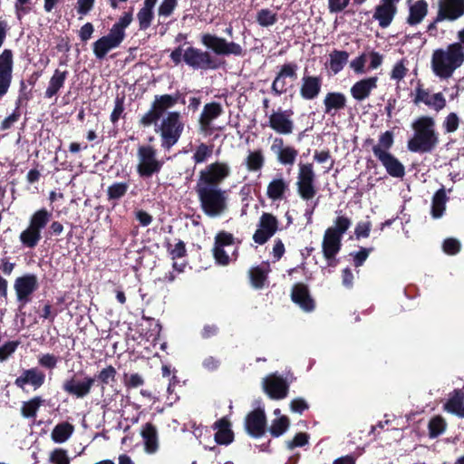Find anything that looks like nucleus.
<instances>
[{"label": "nucleus", "mask_w": 464, "mask_h": 464, "mask_svg": "<svg viewBox=\"0 0 464 464\" xmlns=\"http://www.w3.org/2000/svg\"><path fill=\"white\" fill-rule=\"evenodd\" d=\"M230 173L229 165L224 161L210 163L199 171L195 191L206 216L217 218L228 209L227 193L220 185Z\"/></svg>", "instance_id": "nucleus-1"}, {"label": "nucleus", "mask_w": 464, "mask_h": 464, "mask_svg": "<svg viewBox=\"0 0 464 464\" xmlns=\"http://www.w3.org/2000/svg\"><path fill=\"white\" fill-rule=\"evenodd\" d=\"M413 136L407 141V148L414 153H430L439 144L435 120L430 116H420L412 123Z\"/></svg>", "instance_id": "nucleus-2"}, {"label": "nucleus", "mask_w": 464, "mask_h": 464, "mask_svg": "<svg viewBox=\"0 0 464 464\" xmlns=\"http://www.w3.org/2000/svg\"><path fill=\"white\" fill-rule=\"evenodd\" d=\"M464 63V49L461 44H450L446 49L439 48L433 51L431 69L440 79H449L453 72Z\"/></svg>", "instance_id": "nucleus-3"}, {"label": "nucleus", "mask_w": 464, "mask_h": 464, "mask_svg": "<svg viewBox=\"0 0 464 464\" xmlns=\"http://www.w3.org/2000/svg\"><path fill=\"white\" fill-rule=\"evenodd\" d=\"M394 143V135L392 130L382 132L378 139V143L372 146L375 158L385 168L387 173L392 178L401 179L405 175L404 165L389 150Z\"/></svg>", "instance_id": "nucleus-4"}, {"label": "nucleus", "mask_w": 464, "mask_h": 464, "mask_svg": "<svg viewBox=\"0 0 464 464\" xmlns=\"http://www.w3.org/2000/svg\"><path fill=\"white\" fill-rule=\"evenodd\" d=\"M351 225L352 220L348 217H336L334 220V226L328 227L324 232L322 242L323 255L331 256L340 252L343 236L349 229Z\"/></svg>", "instance_id": "nucleus-5"}, {"label": "nucleus", "mask_w": 464, "mask_h": 464, "mask_svg": "<svg viewBox=\"0 0 464 464\" xmlns=\"http://www.w3.org/2000/svg\"><path fill=\"white\" fill-rule=\"evenodd\" d=\"M184 130V123L179 111H169L160 125L161 147L169 150L179 140Z\"/></svg>", "instance_id": "nucleus-6"}, {"label": "nucleus", "mask_w": 464, "mask_h": 464, "mask_svg": "<svg viewBox=\"0 0 464 464\" xmlns=\"http://www.w3.org/2000/svg\"><path fill=\"white\" fill-rule=\"evenodd\" d=\"M180 92L174 94L155 95L150 109L140 119V125L150 127L156 123L169 110L173 108L179 101Z\"/></svg>", "instance_id": "nucleus-7"}, {"label": "nucleus", "mask_w": 464, "mask_h": 464, "mask_svg": "<svg viewBox=\"0 0 464 464\" xmlns=\"http://www.w3.org/2000/svg\"><path fill=\"white\" fill-rule=\"evenodd\" d=\"M137 157L139 160L137 172L141 178H150L159 173L164 164L162 160H158L157 150L150 145L139 146Z\"/></svg>", "instance_id": "nucleus-8"}, {"label": "nucleus", "mask_w": 464, "mask_h": 464, "mask_svg": "<svg viewBox=\"0 0 464 464\" xmlns=\"http://www.w3.org/2000/svg\"><path fill=\"white\" fill-rule=\"evenodd\" d=\"M200 42L218 56H242L244 54L243 48L239 44L233 41L228 42L226 38L216 34H203L200 36Z\"/></svg>", "instance_id": "nucleus-9"}, {"label": "nucleus", "mask_w": 464, "mask_h": 464, "mask_svg": "<svg viewBox=\"0 0 464 464\" xmlns=\"http://www.w3.org/2000/svg\"><path fill=\"white\" fill-rule=\"evenodd\" d=\"M183 62L194 70H217L220 67V63L211 53L193 46L184 51Z\"/></svg>", "instance_id": "nucleus-10"}, {"label": "nucleus", "mask_w": 464, "mask_h": 464, "mask_svg": "<svg viewBox=\"0 0 464 464\" xmlns=\"http://www.w3.org/2000/svg\"><path fill=\"white\" fill-rule=\"evenodd\" d=\"M315 173L312 163H300L297 175V193L303 200L308 201L316 195Z\"/></svg>", "instance_id": "nucleus-11"}, {"label": "nucleus", "mask_w": 464, "mask_h": 464, "mask_svg": "<svg viewBox=\"0 0 464 464\" xmlns=\"http://www.w3.org/2000/svg\"><path fill=\"white\" fill-rule=\"evenodd\" d=\"M266 415L265 410L256 408L246 414L244 427L246 433L255 439L261 438L266 432Z\"/></svg>", "instance_id": "nucleus-12"}, {"label": "nucleus", "mask_w": 464, "mask_h": 464, "mask_svg": "<svg viewBox=\"0 0 464 464\" xmlns=\"http://www.w3.org/2000/svg\"><path fill=\"white\" fill-rule=\"evenodd\" d=\"M278 220L271 213L264 212L257 224V229L253 235V240L258 245L266 244L277 231Z\"/></svg>", "instance_id": "nucleus-13"}, {"label": "nucleus", "mask_w": 464, "mask_h": 464, "mask_svg": "<svg viewBox=\"0 0 464 464\" xmlns=\"http://www.w3.org/2000/svg\"><path fill=\"white\" fill-rule=\"evenodd\" d=\"M293 114L292 110L283 111L279 108L277 111H273L268 117V126L278 134L289 135L293 133L295 128Z\"/></svg>", "instance_id": "nucleus-14"}, {"label": "nucleus", "mask_w": 464, "mask_h": 464, "mask_svg": "<svg viewBox=\"0 0 464 464\" xmlns=\"http://www.w3.org/2000/svg\"><path fill=\"white\" fill-rule=\"evenodd\" d=\"M401 0H380L374 7L372 18L378 22L381 28H387L392 23L398 13V4Z\"/></svg>", "instance_id": "nucleus-15"}, {"label": "nucleus", "mask_w": 464, "mask_h": 464, "mask_svg": "<svg viewBox=\"0 0 464 464\" xmlns=\"http://www.w3.org/2000/svg\"><path fill=\"white\" fill-rule=\"evenodd\" d=\"M14 54L12 50L5 49L0 54V100L7 93L12 79Z\"/></svg>", "instance_id": "nucleus-16"}, {"label": "nucleus", "mask_w": 464, "mask_h": 464, "mask_svg": "<svg viewBox=\"0 0 464 464\" xmlns=\"http://www.w3.org/2000/svg\"><path fill=\"white\" fill-rule=\"evenodd\" d=\"M14 288L17 300L23 304L31 301V295L38 288L37 276L34 274H26L15 279Z\"/></svg>", "instance_id": "nucleus-17"}, {"label": "nucleus", "mask_w": 464, "mask_h": 464, "mask_svg": "<svg viewBox=\"0 0 464 464\" xmlns=\"http://www.w3.org/2000/svg\"><path fill=\"white\" fill-rule=\"evenodd\" d=\"M297 68L295 63H286L280 67L271 85V92L276 96H280L287 92L285 80L286 78L295 80L297 78Z\"/></svg>", "instance_id": "nucleus-18"}, {"label": "nucleus", "mask_w": 464, "mask_h": 464, "mask_svg": "<svg viewBox=\"0 0 464 464\" xmlns=\"http://www.w3.org/2000/svg\"><path fill=\"white\" fill-rule=\"evenodd\" d=\"M270 150L276 156L277 161L284 166H293L298 156V150L290 145H285L281 137L273 140Z\"/></svg>", "instance_id": "nucleus-19"}, {"label": "nucleus", "mask_w": 464, "mask_h": 464, "mask_svg": "<svg viewBox=\"0 0 464 464\" xmlns=\"http://www.w3.org/2000/svg\"><path fill=\"white\" fill-rule=\"evenodd\" d=\"M464 14V0H440L436 22L454 21Z\"/></svg>", "instance_id": "nucleus-20"}, {"label": "nucleus", "mask_w": 464, "mask_h": 464, "mask_svg": "<svg viewBox=\"0 0 464 464\" xmlns=\"http://www.w3.org/2000/svg\"><path fill=\"white\" fill-rule=\"evenodd\" d=\"M307 69H304V75L301 79L299 89L300 96L305 101L315 100L322 90L323 77L321 75L307 74Z\"/></svg>", "instance_id": "nucleus-21"}, {"label": "nucleus", "mask_w": 464, "mask_h": 464, "mask_svg": "<svg viewBox=\"0 0 464 464\" xmlns=\"http://www.w3.org/2000/svg\"><path fill=\"white\" fill-rule=\"evenodd\" d=\"M264 390L273 400L285 399L289 391V384L282 376L271 374L264 379Z\"/></svg>", "instance_id": "nucleus-22"}, {"label": "nucleus", "mask_w": 464, "mask_h": 464, "mask_svg": "<svg viewBox=\"0 0 464 464\" xmlns=\"http://www.w3.org/2000/svg\"><path fill=\"white\" fill-rule=\"evenodd\" d=\"M291 300L306 313L315 309V301L310 294L308 285L304 283H296L292 286Z\"/></svg>", "instance_id": "nucleus-23"}, {"label": "nucleus", "mask_w": 464, "mask_h": 464, "mask_svg": "<svg viewBox=\"0 0 464 464\" xmlns=\"http://www.w3.org/2000/svg\"><path fill=\"white\" fill-rule=\"evenodd\" d=\"M223 112V107L219 102H212L205 104L198 120L200 131L211 134L214 130L211 126L212 121Z\"/></svg>", "instance_id": "nucleus-24"}, {"label": "nucleus", "mask_w": 464, "mask_h": 464, "mask_svg": "<svg viewBox=\"0 0 464 464\" xmlns=\"http://www.w3.org/2000/svg\"><path fill=\"white\" fill-rule=\"evenodd\" d=\"M94 382L95 379L89 376L84 377L82 380L73 376L70 380H67L63 387L69 394L76 398H84L90 393Z\"/></svg>", "instance_id": "nucleus-25"}, {"label": "nucleus", "mask_w": 464, "mask_h": 464, "mask_svg": "<svg viewBox=\"0 0 464 464\" xmlns=\"http://www.w3.org/2000/svg\"><path fill=\"white\" fill-rule=\"evenodd\" d=\"M378 77L372 76L357 81L350 89L351 96L358 102L368 99L377 88Z\"/></svg>", "instance_id": "nucleus-26"}, {"label": "nucleus", "mask_w": 464, "mask_h": 464, "mask_svg": "<svg viewBox=\"0 0 464 464\" xmlns=\"http://www.w3.org/2000/svg\"><path fill=\"white\" fill-rule=\"evenodd\" d=\"M324 113L335 116L337 112L344 110L347 105V98L340 92H329L325 94L324 101Z\"/></svg>", "instance_id": "nucleus-27"}, {"label": "nucleus", "mask_w": 464, "mask_h": 464, "mask_svg": "<svg viewBox=\"0 0 464 464\" xmlns=\"http://www.w3.org/2000/svg\"><path fill=\"white\" fill-rule=\"evenodd\" d=\"M140 436L144 444V450L149 454H154L159 450V434L157 427L151 423H145L140 430Z\"/></svg>", "instance_id": "nucleus-28"}, {"label": "nucleus", "mask_w": 464, "mask_h": 464, "mask_svg": "<svg viewBox=\"0 0 464 464\" xmlns=\"http://www.w3.org/2000/svg\"><path fill=\"white\" fill-rule=\"evenodd\" d=\"M45 380V374L38 368L24 370L14 381V384L24 389V385L31 384L34 389L41 387Z\"/></svg>", "instance_id": "nucleus-29"}, {"label": "nucleus", "mask_w": 464, "mask_h": 464, "mask_svg": "<svg viewBox=\"0 0 464 464\" xmlns=\"http://www.w3.org/2000/svg\"><path fill=\"white\" fill-rule=\"evenodd\" d=\"M289 190V182L282 176L273 179L266 187V196L272 201H281Z\"/></svg>", "instance_id": "nucleus-30"}, {"label": "nucleus", "mask_w": 464, "mask_h": 464, "mask_svg": "<svg viewBox=\"0 0 464 464\" xmlns=\"http://www.w3.org/2000/svg\"><path fill=\"white\" fill-rule=\"evenodd\" d=\"M429 5L426 0H417L409 6L406 23L410 26L420 24L428 14Z\"/></svg>", "instance_id": "nucleus-31"}, {"label": "nucleus", "mask_w": 464, "mask_h": 464, "mask_svg": "<svg viewBox=\"0 0 464 464\" xmlns=\"http://www.w3.org/2000/svg\"><path fill=\"white\" fill-rule=\"evenodd\" d=\"M230 426L231 423L226 417L218 420L214 423L213 428L218 430L215 433V440L218 444L228 445L234 440V432Z\"/></svg>", "instance_id": "nucleus-32"}, {"label": "nucleus", "mask_w": 464, "mask_h": 464, "mask_svg": "<svg viewBox=\"0 0 464 464\" xmlns=\"http://www.w3.org/2000/svg\"><path fill=\"white\" fill-rule=\"evenodd\" d=\"M449 199L450 198L447 196L445 187L441 186L431 198L430 214L433 218L438 219L444 215Z\"/></svg>", "instance_id": "nucleus-33"}, {"label": "nucleus", "mask_w": 464, "mask_h": 464, "mask_svg": "<svg viewBox=\"0 0 464 464\" xmlns=\"http://www.w3.org/2000/svg\"><path fill=\"white\" fill-rule=\"evenodd\" d=\"M464 404V392L460 389H456L450 394L449 399L443 405V409L451 414L461 418V413Z\"/></svg>", "instance_id": "nucleus-34"}, {"label": "nucleus", "mask_w": 464, "mask_h": 464, "mask_svg": "<svg viewBox=\"0 0 464 464\" xmlns=\"http://www.w3.org/2000/svg\"><path fill=\"white\" fill-rule=\"evenodd\" d=\"M270 267L267 263L252 267L248 272L252 286L256 289H263L267 282Z\"/></svg>", "instance_id": "nucleus-35"}, {"label": "nucleus", "mask_w": 464, "mask_h": 464, "mask_svg": "<svg viewBox=\"0 0 464 464\" xmlns=\"http://www.w3.org/2000/svg\"><path fill=\"white\" fill-rule=\"evenodd\" d=\"M348 59V52L334 49L329 53L328 67L334 74H337L343 71Z\"/></svg>", "instance_id": "nucleus-36"}, {"label": "nucleus", "mask_w": 464, "mask_h": 464, "mask_svg": "<svg viewBox=\"0 0 464 464\" xmlns=\"http://www.w3.org/2000/svg\"><path fill=\"white\" fill-rule=\"evenodd\" d=\"M265 156L261 149L249 151L245 159V165L248 171L258 172L265 165Z\"/></svg>", "instance_id": "nucleus-37"}, {"label": "nucleus", "mask_w": 464, "mask_h": 464, "mask_svg": "<svg viewBox=\"0 0 464 464\" xmlns=\"http://www.w3.org/2000/svg\"><path fill=\"white\" fill-rule=\"evenodd\" d=\"M119 46L104 35L93 43L92 51L96 59L102 60L111 50Z\"/></svg>", "instance_id": "nucleus-38"}, {"label": "nucleus", "mask_w": 464, "mask_h": 464, "mask_svg": "<svg viewBox=\"0 0 464 464\" xmlns=\"http://www.w3.org/2000/svg\"><path fill=\"white\" fill-rule=\"evenodd\" d=\"M446 428L447 422L442 416H433L428 423L429 437L430 439L438 438L446 430Z\"/></svg>", "instance_id": "nucleus-39"}, {"label": "nucleus", "mask_w": 464, "mask_h": 464, "mask_svg": "<svg viewBox=\"0 0 464 464\" xmlns=\"http://www.w3.org/2000/svg\"><path fill=\"white\" fill-rule=\"evenodd\" d=\"M214 145L200 142L195 149L192 160L195 164L206 162L213 154Z\"/></svg>", "instance_id": "nucleus-40"}, {"label": "nucleus", "mask_w": 464, "mask_h": 464, "mask_svg": "<svg viewBox=\"0 0 464 464\" xmlns=\"http://www.w3.org/2000/svg\"><path fill=\"white\" fill-rule=\"evenodd\" d=\"M116 369L112 365H108L107 367L98 372V373H96L93 378L99 382V384H101L102 390L103 391L105 385L116 382Z\"/></svg>", "instance_id": "nucleus-41"}, {"label": "nucleus", "mask_w": 464, "mask_h": 464, "mask_svg": "<svg viewBox=\"0 0 464 464\" xmlns=\"http://www.w3.org/2000/svg\"><path fill=\"white\" fill-rule=\"evenodd\" d=\"M41 239V232L29 227L20 234V240L22 244L27 247L34 248L37 246Z\"/></svg>", "instance_id": "nucleus-42"}, {"label": "nucleus", "mask_w": 464, "mask_h": 464, "mask_svg": "<svg viewBox=\"0 0 464 464\" xmlns=\"http://www.w3.org/2000/svg\"><path fill=\"white\" fill-rule=\"evenodd\" d=\"M52 218V212L45 208H41L34 213L30 219V226L41 232L45 227Z\"/></svg>", "instance_id": "nucleus-43"}, {"label": "nucleus", "mask_w": 464, "mask_h": 464, "mask_svg": "<svg viewBox=\"0 0 464 464\" xmlns=\"http://www.w3.org/2000/svg\"><path fill=\"white\" fill-rule=\"evenodd\" d=\"M257 24L262 27L274 25L277 20V14L268 8L260 9L256 16Z\"/></svg>", "instance_id": "nucleus-44"}, {"label": "nucleus", "mask_w": 464, "mask_h": 464, "mask_svg": "<svg viewBox=\"0 0 464 464\" xmlns=\"http://www.w3.org/2000/svg\"><path fill=\"white\" fill-rule=\"evenodd\" d=\"M290 421L287 416H281L280 418L275 419L269 428V432L275 438L283 435L289 428Z\"/></svg>", "instance_id": "nucleus-45"}, {"label": "nucleus", "mask_w": 464, "mask_h": 464, "mask_svg": "<svg viewBox=\"0 0 464 464\" xmlns=\"http://www.w3.org/2000/svg\"><path fill=\"white\" fill-rule=\"evenodd\" d=\"M129 185L126 182H115L108 187V200H118L124 197L128 191Z\"/></svg>", "instance_id": "nucleus-46"}, {"label": "nucleus", "mask_w": 464, "mask_h": 464, "mask_svg": "<svg viewBox=\"0 0 464 464\" xmlns=\"http://www.w3.org/2000/svg\"><path fill=\"white\" fill-rule=\"evenodd\" d=\"M153 18H154V10L142 6L137 14V19L139 22V29L141 31H145L148 28H150Z\"/></svg>", "instance_id": "nucleus-47"}, {"label": "nucleus", "mask_w": 464, "mask_h": 464, "mask_svg": "<svg viewBox=\"0 0 464 464\" xmlns=\"http://www.w3.org/2000/svg\"><path fill=\"white\" fill-rule=\"evenodd\" d=\"M166 248L173 260L181 258L187 255L186 245L180 239L174 246L170 243H167Z\"/></svg>", "instance_id": "nucleus-48"}, {"label": "nucleus", "mask_w": 464, "mask_h": 464, "mask_svg": "<svg viewBox=\"0 0 464 464\" xmlns=\"http://www.w3.org/2000/svg\"><path fill=\"white\" fill-rule=\"evenodd\" d=\"M41 404L40 398H34L26 402H24L22 406V414L25 418L34 417L37 410L39 409Z\"/></svg>", "instance_id": "nucleus-49"}, {"label": "nucleus", "mask_w": 464, "mask_h": 464, "mask_svg": "<svg viewBox=\"0 0 464 464\" xmlns=\"http://www.w3.org/2000/svg\"><path fill=\"white\" fill-rule=\"evenodd\" d=\"M234 244L235 237L233 234L225 230L219 231L215 237L214 246H221L225 248V246H233Z\"/></svg>", "instance_id": "nucleus-50"}, {"label": "nucleus", "mask_w": 464, "mask_h": 464, "mask_svg": "<svg viewBox=\"0 0 464 464\" xmlns=\"http://www.w3.org/2000/svg\"><path fill=\"white\" fill-rule=\"evenodd\" d=\"M460 120L456 112H450L443 121V128L446 133L455 132L459 126Z\"/></svg>", "instance_id": "nucleus-51"}, {"label": "nucleus", "mask_w": 464, "mask_h": 464, "mask_svg": "<svg viewBox=\"0 0 464 464\" xmlns=\"http://www.w3.org/2000/svg\"><path fill=\"white\" fill-rule=\"evenodd\" d=\"M19 108H20V99H18V101L16 102V107L14 110V111L8 117H6L5 119H4L2 121L1 130H9L14 125V123H15L20 119L21 112H20Z\"/></svg>", "instance_id": "nucleus-52"}, {"label": "nucleus", "mask_w": 464, "mask_h": 464, "mask_svg": "<svg viewBox=\"0 0 464 464\" xmlns=\"http://www.w3.org/2000/svg\"><path fill=\"white\" fill-rule=\"evenodd\" d=\"M20 345V341H9L0 347V362L6 361L11 356L17 347Z\"/></svg>", "instance_id": "nucleus-53"}, {"label": "nucleus", "mask_w": 464, "mask_h": 464, "mask_svg": "<svg viewBox=\"0 0 464 464\" xmlns=\"http://www.w3.org/2000/svg\"><path fill=\"white\" fill-rule=\"evenodd\" d=\"M372 250H373L372 247H369V248L361 247V249L359 251L351 253L350 256L353 257V266L355 267L362 266Z\"/></svg>", "instance_id": "nucleus-54"}, {"label": "nucleus", "mask_w": 464, "mask_h": 464, "mask_svg": "<svg viewBox=\"0 0 464 464\" xmlns=\"http://www.w3.org/2000/svg\"><path fill=\"white\" fill-rule=\"evenodd\" d=\"M405 63L406 60L403 58L394 64L391 72V79L401 81L406 76L408 69L406 68Z\"/></svg>", "instance_id": "nucleus-55"}, {"label": "nucleus", "mask_w": 464, "mask_h": 464, "mask_svg": "<svg viewBox=\"0 0 464 464\" xmlns=\"http://www.w3.org/2000/svg\"><path fill=\"white\" fill-rule=\"evenodd\" d=\"M178 5V0H162L159 8V16L169 17Z\"/></svg>", "instance_id": "nucleus-56"}, {"label": "nucleus", "mask_w": 464, "mask_h": 464, "mask_svg": "<svg viewBox=\"0 0 464 464\" xmlns=\"http://www.w3.org/2000/svg\"><path fill=\"white\" fill-rule=\"evenodd\" d=\"M309 435L305 432H298L295 435L293 440L286 441L288 450H294L297 447H304L308 444Z\"/></svg>", "instance_id": "nucleus-57"}, {"label": "nucleus", "mask_w": 464, "mask_h": 464, "mask_svg": "<svg viewBox=\"0 0 464 464\" xmlns=\"http://www.w3.org/2000/svg\"><path fill=\"white\" fill-rule=\"evenodd\" d=\"M105 36L109 38L111 42H113L116 45L120 46L121 44L123 42L126 34L123 29H121L114 24L111 28L109 34Z\"/></svg>", "instance_id": "nucleus-58"}, {"label": "nucleus", "mask_w": 464, "mask_h": 464, "mask_svg": "<svg viewBox=\"0 0 464 464\" xmlns=\"http://www.w3.org/2000/svg\"><path fill=\"white\" fill-rule=\"evenodd\" d=\"M123 382L128 389H134L144 384V380L139 373L128 374L124 373Z\"/></svg>", "instance_id": "nucleus-59"}, {"label": "nucleus", "mask_w": 464, "mask_h": 464, "mask_svg": "<svg viewBox=\"0 0 464 464\" xmlns=\"http://www.w3.org/2000/svg\"><path fill=\"white\" fill-rule=\"evenodd\" d=\"M415 97L413 99V102L415 104H419L420 102H423L425 105H430L431 95L430 94L428 90L422 88L420 83L415 89Z\"/></svg>", "instance_id": "nucleus-60"}, {"label": "nucleus", "mask_w": 464, "mask_h": 464, "mask_svg": "<svg viewBox=\"0 0 464 464\" xmlns=\"http://www.w3.org/2000/svg\"><path fill=\"white\" fill-rule=\"evenodd\" d=\"M372 228V222L371 221H360L357 223L355 229H354V235L357 239L360 238H366L369 237L370 232Z\"/></svg>", "instance_id": "nucleus-61"}, {"label": "nucleus", "mask_w": 464, "mask_h": 464, "mask_svg": "<svg viewBox=\"0 0 464 464\" xmlns=\"http://www.w3.org/2000/svg\"><path fill=\"white\" fill-rule=\"evenodd\" d=\"M212 251L217 264L220 266H227L230 263V257L223 247L214 246Z\"/></svg>", "instance_id": "nucleus-62"}, {"label": "nucleus", "mask_w": 464, "mask_h": 464, "mask_svg": "<svg viewBox=\"0 0 464 464\" xmlns=\"http://www.w3.org/2000/svg\"><path fill=\"white\" fill-rule=\"evenodd\" d=\"M442 248L448 255H456L460 251V243L459 240L452 237L446 238L443 242Z\"/></svg>", "instance_id": "nucleus-63"}, {"label": "nucleus", "mask_w": 464, "mask_h": 464, "mask_svg": "<svg viewBox=\"0 0 464 464\" xmlns=\"http://www.w3.org/2000/svg\"><path fill=\"white\" fill-rule=\"evenodd\" d=\"M366 53H362L358 57L354 58L350 63V67L353 70L356 74H363L366 72L365 70Z\"/></svg>", "instance_id": "nucleus-64"}]
</instances>
